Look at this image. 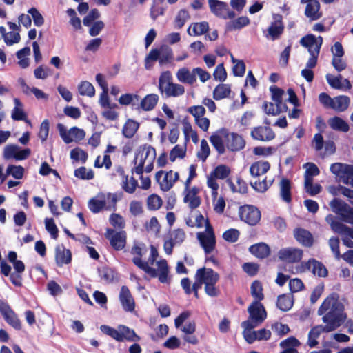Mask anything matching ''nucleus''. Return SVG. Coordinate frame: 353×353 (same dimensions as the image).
<instances>
[{
  "label": "nucleus",
  "instance_id": "21",
  "mask_svg": "<svg viewBox=\"0 0 353 353\" xmlns=\"http://www.w3.org/2000/svg\"><path fill=\"white\" fill-rule=\"evenodd\" d=\"M195 279L204 285L216 284L219 280V274L211 268H202L197 270Z\"/></svg>",
  "mask_w": 353,
  "mask_h": 353
},
{
  "label": "nucleus",
  "instance_id": "58",
  "mask_svg": "<svg viewBox=\"0 0 353 353\" xmlns=\"http://www.w3.org/2000/svg\"><path fill=\"white\" fill-rule=\"evenodd\" d=\"M100 330L103 334L110 336L117 341H122L121 336L119 334V329L118 327L114 329L110 326L103 325H101Z\"/></svg>",
  "mask_w": 353,
  "mask_h": 353
},
{
  "label": "nucleus",
  "instance_id": "16",
  "mask_svg": "<svg viewBox=\"0 0 353 353\" xmlns=\"http://www.w3.org/2000/svg\"><path fill=\"white\" fill-rule=\"evenodd\" d=\"M0 312L8 325L17 330L21 329V323L17 314L8 303L3 300H0Z\"/></svg>",
  "mask_w": 353,
  "mask_h": 353
},
{
  "label": "nucleus",
  "instance_id": "49",
  "mask_svg": "<svg viewBox=\"0 0 353 353\" xmlns=\"http://www.w3.org/2000/svg\"><path fill=\"white\" fill-rule=\"evenodd\" d=\"M328 123L330 126L335 130L346 132L349 130L348 124L342 119L338 117L331 118Z\"/></svg>",
  "mask_w": 353,
  "mask_h": 353
},
{
  "label": "nucleus",
  "instance_id": "26",
  "mask_svg": "<svg viewBox=\"0 0 353 353\" xmlns=\"http://www.w3.org/2000/svg\"><path fill=\"white\" fill-rule=\"evenodd\" d=\"M99 195L103 201V209L109 211H115L117 203L121 199V194L117 193H100Z\"/></svg>",
  "mask_w": 353,
  "mask_h": 353
},
{
  "label": "nucleus",
  "instance_id": "52",
  "mask_svg": "<svg viewBox=\"0 0 353 353\" xmlns=\"http://www.w3.org/2000/svg\"><path fill=\"white\" fill-rule=\"evenodd\" d=\"M186 154V145H176L170 151L169 154V159L172 162L179 159H183Z\"/></svg>",
  "mask_w": 353,
  "mask_h": 353
},
{
  "label": "nucleus",
  "instance_id": "54",
  "mask_svg": "<svg viewBox=\"0 0 353 353\" xmlns=\"http://www.w3.org/2000/svg\"><path fill=\"white\" fill-rule=\"evenodd\" d=\"M330 206L332 210L340 216L349 208L348 205L339 199H334L330 203Z\"/></svg>",
  "mask_w": 353,
  "mask_h": 353
},
{
  "label": "nucleus",
  "instance_id": "5",
  "mask_svg": "<svg viewBox=\"0 0 353 353\" xmlns=\"http://www.w3.org/2000/svg\"><path fill=\"white\" fill-rule=\"evenodd\" d=\"M159 90L166 98L179 97L185 93L183 85L173 83V77L170 71L163 72L159 78Z\"/></svg>",
  "mask_w": 353,
  "mask_h": 353
},
{
  "label": "nucleus",
  "instance_id": "7",
  "mask_svg": "<svg viewBox=\"0 0 353 353\" xmlns=\"http://www.w3.org/2000/svg\"><path fill=\"white\" fill-rule=\"evenodd\" d=\"M196 239L205 254H210L214 251L216 240L213 227L209 221H206L204 231L196 233Z\"/></svg>",
  "mask_w": 353,
  "mask_h": 353
},
{
  "label": "nucleus",
  "instance_id": "43",
  "mask_svg": "<svg viewBox=\"0 0 353 353\" xmlns=\"http://www.w3.org/2000/svg\"><path fill=\"white\" fill-rule=\"evenodd\" d=\"M100 278L105 283H110L117 280V273L112 268L103 267L99 270Z\"/></svg>",
  "mask_w": 353,
  "mask_h": 353
},
{
  "label": "nucleus",
  "instance_id": "64",
  "mask_svg": "<svg viewBox=\"0 0 353 353\" xmlns=\"http://www.w3.org/2000/svg\"><path fill=\"white\" fill-rule=\"evenodd\" d=\"M162 199L157 194H152L148 197L147 205L150 210H157L161 208Z\"/></svg>",
  "mask_w": 353,
  "mask_h": 353
},
{
  "label": "nucleus",
  "instance_id": "55",
  "mask_svg": "<svg viewBox=\"0 0 353 353\" xmlns=\"http://www.w3.org/2000/svg\"><path fill=\"white\" fill-rule=\"evenodd\" d=\"M164 8L161 0H154L150 8V17L154 21L159 16L163 15Z\"/></svg>",
  "mask_w": 353,
  "mask_h": 353
},
{
  "label": "nucleus",
  "instance_id": "4",
  "mask_svg": "<svg viewBox=\"0 0 353 353\" xmlns=\"http://www.w3.org/2000/svg\"><path fill=\"white\" fill-rule=\"evenodd\" d=\"M155 159L156 150L153 147L149 145H141L135 152L133 171L137 174H142L144 171L150 172L153 170Z\"/></svg>",
  "mask_w": 353,
  "mask_h": 353
},
{
  "label": "nucleus",
  "instance_id": "20",
  "mask_svg": "<svg viewBox=\"0 0 353 353\" xmlns=\"http://www.w3.org/2000/svg\"><path fill=\"white\" fill-rule=\"evenodd\" d=\"M279 259L286 263H297L303 257V251L301 249L288 247L281 249L278 252Z\"/></svg>",
  "mask_w": 353,
  "mask_h": 353
},
{
  "label": "nucleus",
  "instance_id": "23",
  "mask_svg": "<svg viewBox=\"0 0 353 353\" xmlns=\"http://www.w3.org/2000/svg\"><path fill=\"white\" fill-rule=\"evenodd\" d=\"M251 137L258 141H270L274 139L275 134L268 126H258L251 131Z\"/></svg>",
  "mask_w": 353,
  "mask_h": 353
},
{
  "label": "nucleus",
  "instance_id": "50",
  "mask_svg": "<svg viewBox=\"0 0 353 353\" xmlns=\"http://www.w3.org/2000/svg\"><path fill=\"white\" fill-rule=\"evenodd\" d=\"M230 86L228 84L218 85L213 92V97L215 100H221L230 95Z\"/></svg>",
  "mask_w": 353,
  "mask_h": 353
},
{
  "label": "nucleus",
  "instance_id": "15",
  "mask_svg": "<svg viewBox=\"0 0 353 353\" xmlns=\"http://www.w3.org/2000/svg\"><path fill=\"white\" fill-rule=\"evenodd\" d=\"M249 319L246 321L252 323L259 326L267 317L266 311L263 305L258 301H253L248 308Z\"/></svg>",
  "mask_w": 353,
  "mask_h": 353
},
{
  "label": "nucleus",
  "instance_id": "40",
  "mask_svg": "<svg viewBox=\"0 0 353 353\" xmlns=\"http://www.w3.org/2000/svg\"><path fill=\"white\" fill-rule=\"evenodd\" d=\"M293 303V296L291 294H284L278 296L276 305L281 310L286 312L292 308Z\"/></svg>",
  "mask_w": 353,
  "mask_h": 353
},
{
  "label": "nucleus",
  "instance_id": "14",
  "mask_svg": "<svg viewBox=\"0 0 353 353\" xmlns=\"http://www.w3.org/2000/svg\"><path fill=\"white\" fill-rule=\"evenodd\" d=\"M179 173L172 170L169 172L161 170L157 172L155 175V179L159 184L161 190L164 192L170 190L179 179Z\"/></svg>",
  "mask_w": 353,
  "mask_h": 353
},
{
  "label": "nucleus",
  "instance_id": "42",
  "mask_svg": "<svg viewBox=\"0 0 353 353\" xmlns=\"http://www.w3.org/2000/svg\"><path fill=\"white\" fill-rule=\"evenodd\" d=\"M350 98L347 96H338L333 98L332 105L331 108L337 112H343L349 106Z\"/></svg>",
  "mask_w": 353,
  "mask_h": 353
},
{
  "label": "nucleus",
  "instance_id": "1",
  "mask_svg": "<svg viewBox=\"0 0 353 353\" xmlns=\"http://www.w3.org/2000/svg\"><path fill=\"white\" fill-rule=\"evenodd\" d=\"M317 314L323 316L325 325H319L312 327L308 334L307 345L313 348L318 345L317 339L323 332H330L339 327L347 319L344 305L339 301L336 294L327 296L319 307Z\"/></svg>",
  "mask_w": 353,
  "mask_h": 353
},
{
  "label": "nucleus",
  "instance_id": "53",
  "mask_svg": "<svg viewBox=\"0 0 353 353\" xmlns=\"http://www.w3.org/2000/svg\"><path fill=\"white\" fill-rule=\"evenodd\" d=\"M251 294L254 298V301L260 302L264 299L263 287L260 281H254L251 285Z\"/></svg>",
  "mask_w": 353,
  "mask_h": 353
},
{
  "label": "nucleus",
  "instance_id": "36",
  "mask_svg": "<svg viewBox=\"0 0 353 353\" xmlns=\"http://www.w3.org/2000/svg\"><path fill=\"white\" fill-rule=\"evenodd\" d=\"M265 112L268 114L276 116L281 112H286L288 107L286 104H279L272 102H265L263 105Z\"/></svg>",
  "mask_w": 353,
  "mask_h": 353
},
{
  "label": "nucleus",
  "instance_id": "22",
  "mask_svg": "<svg viewBox=\"0 0 353 353\" xmlns=\"http://www.w3.org/2000/svg\"><path fill=\"white\" fill-rule=\"evenodd\" d=\"M301 3H306L305 15L311 21H316L322 17L320 3L317 0H301Z\"/></svg>",
  "mask_w": 353,
  "mask_h": 353
},
{
  "label": "nucleus",
  "instance_id": "24",
  "mask_svg": "<svg viewBox=\"0 0 353 353\" xmlns=\"http://www.w3.org/2000/svg\"><path fill=\"white\" fill-rule=\"evenodd\" d=\"M199 193V189L195 186L183 192V202L192 210L197 208L201 205V200Z\"/></svg>",
  "mask_w": 353,
  "mask_h": 353
},
{
  "label": "nucleus",
  "instance_id": "2",
  "mask_svg": "<svg viewBox=\"0 0 353 353\" xmlns=\"http://www.w3.org/2000/svg\"><path fill=\"white\" fill-rule=\"evenodd\" d=\"M210 141L219 154L225 152L226 149L237 152L244 148L245 141L240 134L230 132L225 128H221L214 132L210 137Z\"/></svg>",
  "mask_w": 353,
  "mask_h": 353
},
{
  "label": "nucleus",
  "instance_id": "41",
  "mask_svg": "<svg viewBox=\"0 0 353 353\" xmlns=\"http://www.w3.org/2000/svg\"><path fill=\"white\" fill-rule=\"evenodd\" d=\"M208 29L209 25L206 21L193 23L188 29V33L191 36H199L205 34Z\"/></svg>",
  "mask_w": 353,
  "mask_h": 353
},
{
  "label": "nucleus",
  "instance_id": "9",
  "mask_svg": "<svg viewBox=\"0 0 353 353\" xmlns=\"http://www.w3.org/2000/svg\"><path fill=\"white\" fill-rule=\"evenodd\" d=\"M186 234L182 229H174L169 232L164 238L163 249L165 252L170 255L173 248L180 245L185 239Z\"/></svg>",
  "mask_w": 353,
  "mask_h": 353
},
{
  "label": "nucleus",
  "instance_id": "51",
  "mask_svg": "<svg viewBox=\"0 0 353 353\" xmlns=\"http://www.w3.org/2000/svg\"><path fill=\"white\" fill-rule=\"evenodd\" d=\"M79 93L82 96L92 97L95 94L94 86L88 81H82L78 85Z\"/></svg>",
  "mask_w": 353,
  "mask_h": 353
},
{
  "label": "nucleus",
  "instance_id": "57",
  "mask_svg": "<svg viewBox=\"0 0 353 353\" xmlns=\"http://www.w3.org/2000/svg\"><path fill=\"white\" fill-rule=\"evenodd\" d=\"M304 188L307 193L310 196H315L321 192L322 187L321 185L313 184V181L307 179L304 181Z\"/></svg>",
  "mask_w": 353,
  "mask_h": 353
},
{
  "label": "nucleus",
  "instance_id": "60",
  "mask_svg": "<svg viewBox=\"0 0 353 353\" xmlns=\"http://www.w3.org/2000/svg\"><path fill=\"white\" fill-rule=\"evenodd\" d=\"M210 149L209 145L205 139H202L201 141L200 149L197 152L196 156L198 159L202 162H205L210 155Z\"/></svg>",
  "mask_w": 353,
  "mask_h": 353
},
{
  "label": "nucleus",
  "instance_id": "32",
  "mask_svg": "<svg viewBox=\"0 0 353 353\" xmlns=\"http://www.w3.org/2000/svg\"><path fill=\"white\" fill-rule=\"evenodd\" d=\"M325 221L330 225V227L334 232L341 234L347 235L350 228L336 220L334 216L332 214H328L325 217Z\"/></svg>",
  "mask_w": 353,
  "mask_h": 353
},
{
  "label": "nucleus",
  "instance_id": "39",
  "mask_svg": "<svg viewBox=\"0 0 353 353\" xmlns=\"http://www.w3.org/2000/svg\"><path fill=\"white\" fill-rule=\"evenodd\" d=\"M118 328L119 329V334L121 336L122 341L124 340L133 342L140 341V337L135 333L134 330L123 325H119Z\"/></svg>",
  "mask_w": 353,
  "mask_h": 353
},
{
  "label": "nucleus",
  "instance_id": "44",
  "mask_svg": "<svg viewBox=\"0 0 353 353\" xmlns=\"http://www.w3.org/2000/svg\"><path fill=\"white\" fill-rule=\"evenodd\" d=\"M139 128V123L133 119H128L124 124L122 133L126 138H132Z\"/></svg>",
  "mask_w": 353,
  "mask_h": 353
},
{
  "label": "nucleus",
  "instance_id": "29",
  "mask_svg": "<svg viewBox=\"0 0 353 353\" xmlns=\"http://www.w3.org/2000/svg\"><path fill=\"white\" fill-rule=\"evenodd\" d=\"M270 168L268 161H256L250 167V173L253 177L260 178L263 176Z\"/></svg>",
  "mask_w": 353,
  "mask_h": 353
},
{
  "label": "nucleus",
  "instance_id": "61",
  "mask_svg": "<svg viewBox=\"0 0 353 353\" xmlns=\"http://www.w3.org/2000/svg\"><path fill=\"white\" fill-rule=\"evenodd\" d=\"M304 168L306 169L304 174V181L307 179L313 181V176L319 174V169L313 163H307L304 165Z\"/></svg>",
  "mask_w": 353,
  "mask_h": 353
},
{
  "label": "nucleus",
  "instance_id": "11",
  "mask_svg": "<svg viewBox=\"0 0 353 353\" xmlns=\"http://www.w3.org/2000/svg\"><path fill=\"white\" fill-rule=\"evenodd\" d=\"M210 11L216 17L223 19H232L236 13L229 8L227 3L219 0H208Z\"/></svg>",
  "mask_w": 353,
  "mask_h": 353
},
{
  "label": "nucleus",
  "instance_id": "3",
  "mask_svg": "<svg viewBox=\"0 0 353 353\" xmlns=\"http://www.w3.org/2000/svg\"><path fill=\"white\" fill-rule=\"evenodd\" d=\"M131 253L134 256L132 259L133 263L141 270L144 271L150 277H157L162 283H169L168 265L166 260L162 259L156 262L157 269L148 265V263H145L141 259L143 255V249L139 245L135 244L131 250Z\"/></svg>",
  "mask_w": 353,
  "mask_h": 353
},
{
  "label": "nucleus",
  "instance_id": "62",
  "mask_svg": "<svg viewBox=\"0 0 353 353\" xmlns=\"http://www.w3.org/2000/svg\"><path fill=\"white\" fill-rule=\"evenodd\" d=\"M88 208L93 213H98L103 209V201L99 194L94 198H92L88 202Z\"/></svg>",
  "mask_w": 353,
  "mask_h": 353
},
{
  "label": "nucleus",
  "instance_id": "28",
  "mask_svg": "<svg viewBox=\"0 0 353 353\" xmlns=\"http://www.w3.org/2000/svg\"><path fill=\"white\" fill-rule=\"evenodd\" d=\"M177 80L183 83L193 85L196 81L194 75V69L190 71L188 68H181L176 73Z\"/></svg>",
  "mask_w": 353,
  "mask_h": 353
},
{
  "label": "nucleus",
  "instance_id": "48",
  "mask_svg": "<svg viewBox=\"0 0 353 353\" xmlns=\"http://www.w3.org/2000/svg\"><path fill=\"white\" fill-rule=\"evenodd\" d=\"M273 179H268L267 176H265L264 178L262 179V180H261L260 178H259L258 181L252 182L251 185L257 192H264L269 188V187L271 186V185L273 183Z\"/></svg>",
  "mask_w": 353,
  "mask_h": 353
},
{
  "label": "nucleus",
  "instance_id": "19",
  "mask_svg": "<svg viewBox=\"0 0 353 353\" xmlns=\"http://www.w3.org/2000/svg\"><path fill=\"white\" fill-rule=\"evenodd\" d=\"M172 58V50L168 46L152 50L146 57V61L159 60L161 65L168 63Z\"/></svg>",
  "mask_w": 353,
  "mask_h": 353
},
{
  "label": "nucleus",
  "instance_id": "34",
  "mask_svg": "<svg viewBox=\"0 0 353 353\" xmlns=\"http://www.w3.org/2000/svg\"><path fill=\"white\" fill-rule=\"evenodd\" d=\"M159 97L157 94H147L143 99H141L139 108L143 111H151L157 105Z\"/></svg>",
  "mask_w": 353,
  "mask_h": 353
},
{
  "label": "nucleus",
  "instance_id": "46",
  "mask_svg": "<svg viewBox=\"0 0 353 353\" xmlns=\"http://www.w3.org/2000/svg\"><path fill=\"white\" fill-rule=\"evenodd\" d=\"M280 195L286 203H290L292 200L291 185L290 181L287 179H283L280 182Z\"/></svg>",
  "mask_w": 353,
  "mask_h": 353
},
{
  "label": "nucleus",
  "instance_id": "59",
  "mask_svg": "<svg viewBox=\"0 0 353 353\" xmlns=\"http://www.w3.org/2000/svg\"><path fill=\"white\" fill-rule=\"evenodd\" d=\"M230 168L224 165H218L210 174L216 179H224L230 174Z\"/></svg>",
  "mask_w": 353,
  "mask_h": 353
},
{
  "label": "nucleus",
  "instance_id": "13",
  "mask_svg": "<svg viewBox=\"0 0 353 353\" xmlns=\"http://www.w3.org/2000/svg\"><path fill=\"white\" fill-rule=\"evenodd\" d=\"M311 271L314 275L324 277L327 274V270L325 267L320 262L310 259L306 263H303L295 268V271H292L293 274Z\"/></svg>",
  "mask_w": 353,
  "mask_h": 353
},
{
  "label": "nucleus",
  "instance_id": "18",
  "mask_svg": "<svg viewBox=\"0 0 353 353\" xmlns=\"http://www.w3.org/2000/svg\"><path fill=\"white\" fill-rule=\"evenodd\" d=\"M30 154V150L28 148L21 150L14 144L7 145L3 150V157L8 160L14 159L18 161L26 159Z\"/></svg>",
  "mask_w": 353,
  "mask_h": 353
},
{
  "label": "nucleus",
  "instance_id": "30",
  "mask_svg": "<svg viewBox=\"0 0 353 353\" xmlns=\"http://www.w3.org/2000/svg\"><path fill=\"white\" fill-rule=\"evenodd\" d=\"M294 235L297 241L306 247H310L313 243V238L311 233L302 228L294 230Z\"/></svg>",
  "mask_w": 353,
  "mask_h": 353
},
{
  "label": "nucleus",
  "instance_id": "6",
  "mask_svg": "<svg viewBox=\"0 0 353 353\" xmlns=\"http://www.w3.org/2000/svg\"><path fill=\"white\" fill-rule=\"evenodd\" d=\"M300 44L306 48L310 54V58L306 63V68L312 69L315 68L317 64L320 49L323 44V37L309 34L301 39Z\"/></svg>",
  "mask_w": 353,
  "mask_h": 353
},
{
  "label": "nucleus",
  "instance_id": "63",
  "mask_svg": "<svg viewBox=\"0 0 353 353\" xmlns=\"http://www.w3.org/2000/svg\"><path fill=\"white\" fill-rule=\"evenodd\" d=\"M74 176L80 179L90 180L94 178V172L85 167H80L74 170Z\"/></svg>",
  "mask_w": 353,
  "mask_h": 353
},
{
  "label": "nucleus",
  "instance_id": "10",
  "mask_svg": "<svg viewBox=\"0 0 353 353\" xmlns=\"http://www.w3.org/2000/svg\"><path fill=\"white\" fill-rule=\"evenodd\" d=\"M330 171L335 174L339 181L353 188V166L341 163H332Z\"/></svg>",
  "mask_w": 353,
  "mask_h": 353
},
{
  "label": "nucleus",
  "instance_id": "45",
  "mask_svg": "<svg viewBox=\"0 0 353 353\" xmlns=\"http://www.w3.org/2000/svg\"><path fill=\"white\" fill-rule=\"evenodd\" d=\"M14 108L12 111V119L14 121H22L26 118V114L23 111V105L17 98L14 99Z\"/></svg>",
  "mask_w": 353,
  "mask_h": 353
},
{
  "label": "nucleus",
  "instance_id": "31",
  "mask_svg": "<svg viewBox=\"0 0 353 353\" xmlns=\"http://www.w3.org/2000/svg\"><path fill=\"white\" fill-rule=\"evenodd\" d=\"M249 251L259 259H265L270 255V248L265 243H259L250 247Z\"/></svg>",
  "mask_w": 353,
  "mask_h": 353
},
{
  "label": "nucleus",
  "instance_id": "27",
  "mask_svg": "<svg viewBox=\"0 0 353 353\" xmlns=\"http://www.w3.org/2000/svg\"><path fill=\"white\" fill-rule=\"evenodd\" d=\"M72 260L71 252L65 249L62 245H58L55 248V261L59 267L69 264Z\"/></svg>",
  "mask_w": 353,
  "mask_h": 353
},
{
  "label": "nucleus",
  "instance_id": "12",
  "mask_svg": "<svg viewBox=\"0 0 353 353\" xmlns=\"http://www.w3.org/2000/svg\"><path fill=\"white\" fill-rule=\"evenodd\" d=\"M57 129L61 139L65 143H70L73 141L79 142L84 139L85 133L83 130L77 127H72L69 130L61 123L57 125Z\"/></svg>",
  "mask_w": 353,
  "mask_h": 353
},
{
  "label": "nucleus",
  "instance_id": "17",
  "mask_svg": "<svg viewBox=\"0 0 353 353\" xmlns=\"http://www.w3.org/2000/svg\"><path fill=\"white\" fill-rule=\"evenodd\" d=\"M105 236L110 241L111 246L114 250L119 251L125 248L127 239L125 231L117 232L112 229H107Z\"/></svg>",
  "mask_w": 353,
  "mask_h": 353
},
{
  "label": "nucleus",
  "instance_id": "35",
  "mask_svg": "<svg viewBox=\"0 0 353 353\" xmlns=\"http://www.w3.org/2000/svg\"><path fill=\"white\" fill-rule=\"evenodd\" d=\"M250 321H243L241 327L243 328V336L245 340L250 344L256 340V331H252V329L257 327L256 324L253 325Z\"/></svg>",
  "mask_w": 353,
  "mask_h": 353
},
{
  "label": "nucleus",
  "instance_id": "37",
  "mask_svg": "<svg viewBox=\"0 0 353 353\" xmlns=\"http://www.w3.org/2000/svg\"><path fill=\"white\" fill-rule=\"evenodd\" d=\"M284 26L281 20L278 19L272 22L268 29V34L272 40H276L280 37L283 32Z\"/></svg>",
  "mask_w": 353,
  "mask_h": 353
},
{
  "label": "nucleus",
  "instance_id": "47",
  "mask_svg": "<svg viewBox=\"0 0 353 353\" xmlns=\"http://www.w3.org/2000/svg\"><path fill=\"white\" fill-rule=\"evenodd\" d=\"M250 23V19L247 17H240L235 20L231 21L226 24V28L228 31L239 30L248 26Z\"/></svg>",
  "mask_w": 353,
  "mask_h": 353
},
{
  "label": "nucleus",
  "instance_id": "25",
  "mask_svg": "<svg viewBox=\"0 0 353 353\" xmlns=\"http://www.w3.org/2000/svg\"><path fill=\"white\" fill-rule=\"evenodd\" d=\"M119 298L122 307L125 311L132 312L134 310V300L127 286L123 285L121 287Z\"/></svg>",
  "mask_w": 353,
  "mask_h": 353
},
{
  "label": "nucleus",
  "instance_id": "8",
  "mask_svg": "<svg viewBox=\"0 0 353 353\" xmlns=\"http://www.w3.org/2000/svg\"><path fill=\"white\" fill-rule=\"evenodd\" d=\"M238 214L241 221L250 226L256 225L261 218V211L256 207L251 205L239 207Z\"/></svg>",
  "mask_w": 353,
  "mask_h": 353
},
{
  "label": "nucleus",
  "instance_id": "56",
  "mask_svg": "<svg viewBox=\"0 0 353 353\" xmlns=\"http://www.w3.org/2000/svg\"><path fill=\"white\" fill-rule=\"evenodd\" d=\"M118 101L123 105H134L139 101V96L136 94H123L121 95Z\"/></svg>",
  "mask_w": 353,
  "mask_h": 353
},
{
  "label": "nucleus",
  "instance_id": "33",
  "mask_svg": "<svg viewBox=\"0 0 353 353\" xmlns=\"http://www.w3.org/2000/svg\"><path fill=\"white\" fill-rule=\"evenodd\" d=\"M119 172L122 176L121 187L123 190L129 194L134 193L138 185L137 180L132 176L129 178L128 176L124 175L121 168L119 170Z\"/></svg>",
  "mask_w": 353,
  "mask_h": 353
},
{
  "label": "nucleus",
  "instance_id": "38",
  "mask_svg": "<svg viewBox=\"0 0 353 353\" xmlns=\"http://www.w3.org/2000/svg\"><path fill=\"white\" fill-rule=\"evenodd\" d=\"M326 80L329 85L335 89H341L344 85L347 88H350V83L347 79H343L341 75L334 77L330 74L326 75Z\"/></svg>",
  "mask_w": 353,
  "mask_h": 353
}]
</instances>
